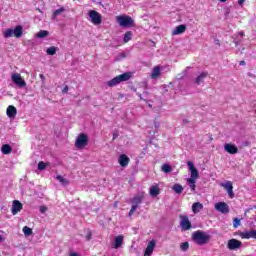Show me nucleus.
Returning a JSON list of instances; mask_svg holds the SVG:
<instances>
[{"mask_svg": "<svg viewBox=\"0 0 256 256\" xmlns=\"http://www.w3.org/2000/svg\"><path fill=\"white\" fill-rule=\"evenodd\" d=\"M161 169L163 173H171V171H173V168H171V165L169 164H163Z\"/></svg>", "mask_w": 256, "mask_h": 256, "instance_id": "473e14b6", "label": "nucleus"}, {"mask_svg": "<svg viewBox=\"0 0 256 256\" xmlns=\"http://www.w3.org/2000/svg\"><path fill=\"white\" fill-rule=\"evenodd\" d=\"M63 13H65V7L62 6L53 12L52 19H57V17H59V15H63Z\"/></svg>", "mask_w": 256, "mask_h": 256, "instance_id": "b1692460", "label": "nucleus"}, {"mask_svg": "<svg viewBox=\"0 0 256 256\" xmlns=\"http://www.w3.org/2000/svg\"><path fill=\"white\" fill-rule=\"evenodd\" d=\"M12 83L17 85L20 89H23V87H27V82L21 77V74L19 73H13L11 76Z\"/></svg>", "mask_w": 256, "mask_h": 256, "instance_id": "423d86ee", "label": "nucleus"}, {"mask_svg": "<svg viewBox=\"0 0 256 256\" xmlns=\"http://www.w3.org/2000/svg\"><path fill=\"white\" fill-rule=\"evenodd\" d=\"M133 205L139 207L143 203V195L135 196L132 200Z\"/></svg>", "mask_w": 256, "mask_h": 256, "instance_id": "cd10ccee", "label": "nucleus"}, {"mask_svg": "<svg viewBox=\"0 0 256 256\" xmlns=\"http://www.w3.org/2000/svg\"><path fill=\"white\" fill-rule=\"evenodd\" d=\"M151 79H159L161 77V66H155L150 74Z\"/></svg>", "mask_w": 256, "mask_h": 256, "instance_id": "6ab92c4d", "label": "nucleus"}, {"mask_svg": "<svg viewBox=\"0 0 256 256\" xmlns=\"http://www.w3.org/2000/svg\"><path fill=\"white\" fill-rule=\"evenodd\" d=\"M239 65H245V61L244 60L240 61Z\"/></svg>", "mask_w": 256, "mask_h": 256, "instance_id": "bf43d9fd", "label": "nucleus"}, {"mask_svg": "<svg viewBox=\"0 0 256 256\" xmlns=\"http://www.w3.org/2000/svg\"><path fill=\"white\" fill-rule=\"evenodd\" d=\"M92 238H93V233H91L90 230H87V233L85 236L86 241H91Z\"/></svg>", "mask_w": 256, "mask_h": 256, "instance_id": "79ce46f5", "label": "nucleus"}, {"mask_svg": "<svg viewBox=\"0 0 256 256\" xmlns=\"http://www.w3.org/2000/svg\"><path fill=\"white\" fill-rule=\"evenodd\" d=\"M69 91V86H65L62 90V93H67Z\"/></svg>", "mask_w": 256, "mask_h": 256, "instance_id": "09e8293b", "label": "nucleus"}, {"mask_svg": "<svg viewBox=\"0 0 256 256\" xmlns=\"http://www.w3.org/2000/svg\"><path fill=\"white\" fill-rule=\"evenodd\" d=\"M36 37H38V39H45V37H49V31H47V30H40L36 34Z\"/></svg>", "mask_w": 256, "mask_h": 256, "instance_id": "c85d7f7f", "label": "nucleus"}, {"mask_svg": "<svg viewBox=\"0 0 256 256\" xmlns=\"http://www.w3.org/2000/svg\"><path fill=\"white\" fill-rule=\"evenodd\" d=\"M227 193H228L230 199H233V197H235V193L233 192V189L227 190Z\"/></svg>", "mask_w": 256, "mask_h": 256, "instance_id": "a18cd8bd", "label": "nucleus"}, {"mask_svg": "<svg viewBox=\"0 0 256 256\" xmlns=\"http://www.w3.org/2000/svg\"><path fill=\"white\" fill-rule=\"evenodd\" d=\"M234 44L236 47H239V41L234 40Z\"/></svg>", "mask_w": 256, "mask_h": 256, "instance_id": "4d7b16f0", "label": "nucleus"}, {"mask_svg": "<svg viewBox=\"0 0 256 256\" xmlns=\"http://www.w3.org/2000/svg\"><path fill=\"white\" fill-rule=\"evenodd\" d=\"M187 165L190 170V179L197 181V179H199V171L197 170V168H195V164H193V162L191 161H188Z\"/></svg>", "mask_w": 256, "mask_h": 256, "instance_id": "1a4fd4ad", "label": "nucleus"}, {"mask_svg": "<svg viewBox=\"0 0 256 256\" xmlns=\"http://www.w3.org/2000/svg\"><path fill=\"white\" fill-rule=\"evenodd\" d=\"M14 37L17 39L21 38L23 36V26L18 25L14 28Z\"/></svg>", "mask_w": 256, "mask_h": 256, "instance_id": "4be33fe9", "label": "nucleus"}, {"mask_svg": "<svg viewBox=\"0 0 256 256\" xmlns=\"http://www.w3.org/2000/svg\"><path fill=\"white\" fill-rule=\"evenodd\" d=\"M13 35H14V31H13V29H11V28L7 29V30L4 32V37H5L6 39H9V37H13Z\"/></svg>", "mask_w": 256, "mask_h": 256, "instance_id": "e433bc0d", "label": "nucleus"}, {"mask_svg": "<svg viewBox=\"0 0 256 256\" xmlns=\"http://www.w3.org/2000/svg\"><path fill=\"white\" fill-rule=\"evenodd\" d=\"M56 179H57V181H59V183H61V185H64V187L67 186V185H69V180H67L66 178H64V177L61 176V175H58V176L56 177Z\"/></svg>", "mask_w": 256, "mask_h": 256, "instance_id": "2f4dec72", "label": "nucleus"}, {"mask_svg": "<svg viewBox=\"0 0 256 256\" xmlns=\"http://www.w3.org/2000/svg\"><path fill=\"white\" fill-rule=\"evenodd\" d=\"M155 245H156L155 240H151L148 243L147 247H146V250L144 252V256H151L153 254L154 249H155Z\"/></svg>", "mask_w": 256, "mask_h": 256, "instance_id": "4468645a", "label": "nucleus"}, {"mask_svg": "<svg viewBox=\"0 0 256 256\" xmlns=\"http://www.w3.org/2000/svg\"><path fill=\"white\" fill-rule=\"evenodd\" d=\"M131 39H133V32L127 31L124 34L123 43H129V41H131Z\"/></svg>", "mask_w": 256, "mask_h": 256, "instance_id": "c756f323", "label": "nucleus"}, {"mask_svg": "<svg viewBox=\"0 0 256 256\" xmlns=\"http://www.w3.org/2000/svg\"><path fill=\"white\" fill-rule=\"evenodd\" d=\"M137 95L141 99V101H147L146 99L143 98V95L141 93H137Z\"/></svg>", "mask_w": 256, "mask_h": 256, "instance_id": "8fccbe9b", "label": "nucleus"}, {"mask_svg": "<svg viewBox=\"0 0 256 256\" xmlns=\"http://www.w3.org/2000/svg\"><path fill=\"white\" fill-rule=\"evenodd\" d=\"M195 183H197V180H193L191 178L187 179V184L193 193H195V189H197V185H195Z\"/></svg>", "mask_w": 256, "mask_h": 256, "instance_id": "bb28decb", "label": "nucleus"}, {"mask_svg": "<svg viewBox=\"0 0 256 256\" xmlns=\"http://www.w3.org/2000/svg\"><path fill=\"white\" fill-rule=\"evenodd\" d=\"M130 161L131 160L125 154L120 155L118 158V163L121 167H127V165H129Z\"/></svg>", "mask_w": 256, "mask_h": 256, "instance_id": "dca6fc26", "label": "nucleus"}, {"mask_svg": "<svg viewBox=\"0 0 256 256\" xmlns=\"http://www.w3.org/2000/svg\"><path fill=\"white\" fill-rule=\"evenodd\" d=\"M123 245V235H119L115 238L113 248L119 249Z\"/></svg>", "mask_w": 256, "mask_h": 256, "instance_id": "412c9836", "label": "nucleus"}, {"mask_svg": "<svg viewBox=\"0 0 256 256\" xmlns=\"http://www.w3.org/2000/svg\"><path fill=\"white\" fill-rule=\"evenodd\" d=\"M13 151V148H11V145L9 144H4L1 148V152L3 155H9Z\"/></svg>", "mask_w": 256, "mask_h": 256, "instance_id": "393cba45", "label": "nucleus"}, {"mask_svg": "<svg viewBox=\"0 0 256 256\" xmlns=\"http://www.w3.org/2000/svg\"><path fill=\"white\" fill-rule=\"evenodd\" d=\"M137 205L133 204L130 211H129V217H131V215H133V213H135V211H137Z\"/></svg>", "mask_w": 256, "mask_h": 256, "instance_id": "37998d69", "label": "nucleus"}, {"mask_svg": "<svg viewBox=\"0 0 256 256\" xmlns=\"http://www.w3.org/2000/svg\"><path fill=\"white\" fill-rule=\"evenodd\" d=\"M215 209H216V211H218L219 213H222L223 215H227L230 211L229 205H227V203H225V202L216 203Z\"/></svg>", "mask_w": 256, "mask_h": 256, "instance_id": "6e6552de", "label": "nucleus"}, {"mask_svg": "<svg viewBox=\"0 0 256 256\" xmlns=\"http://www.w3.org/2000/svg\"><path fill=\"white\" fill-rule=\"evenodd\" d=\"M69 256H81V255H79V253H77V252H70Z\"/></svg>", "mask_w": 256, "mask_h": 256, "instance_id": "3c124183", "label": "nucleus"}, {"mask_svg": "<svg viewBox=\"0 0 256 256\" xmlns=\"http://www.w3.org/2000/svg\"><path fill=\"white\" fill-rule=\"evenodd\" d=\"M23 210V204L19 200H14L12 202L11 213L12 215H17V213Z\"/></svg>", "mask_w": 256, "mask_h": 256, "instance_id": "9b49d317", "label": "nucleus"}, {"mask_svg": "<svg viewBox=\"0 0 256 256\" xmlns=\"http://www.w3.org/2000/svg\"><path fill=\"white\" fill-rule=\"evenodd\" d=\"M127 57V54L125 52H121L118 54L115 58L114 61H121L122 59H125Z\"/></svg>", "mask_w": 256, "mask_h": 256, "instance_id": "4c0bfd02", "label": "nucleus"}, {"mask_svg": "<svg viewBox=\"0 0 256 256\" xmlns=\"http://www.w3.org/2000/svg\"><path fill=\"white\" fill-rule=\"evenodd\" d=\"M240 225H241V219L234 218L233 219V227H234V229H237V227H239Z\"/></svg>", "mask_w": 256, "mask_h": 256, "instance_id": "ea45409f", "label": "nucleus"}, {"mask_svg": "<svg viewBox=\"0 0 256 256\" xmlns=\"http://www.w3.org/2000/svg\"><path fill=\"white\" fill-rule=\"evenodd\" d=\"M239 237L241 239H256V230H248V231H243V232H238Z\"/></svg>", "mask_w": 256, "mask_h": 256, "instance_id": "9d476101", "label": "nucleus"}, {"mask_svg": "<svg viewBox=\"0 0 256 256\" xmlns=\"http://www.w3.org/2000/svg\"><path fill=\"white\" fill-rule=\"evenodd\" d=\"M117 137H119V132L115 131L113 133V141H115V139H117Z\"/></svg>", "mask_w": 256, "mask_h": 256, "instance_id": "49530a36", "label": "nucleus"}, {"mask_svg": "<svg viewBox=\"0 0 256 256\" xmlns=\"http://www.w3.org/2000/svg\"><path fill=\"white\" fill-rule=\"evenodd\" d=\"M243 3H245V0H238V4L243 7Z\"/></svg>", "mask_w": 256, "mask_h": 256, "instance_id": "603ef678", "label": "nucleus"}, {"mask_svg": "<svg viewBox=\"0 0 256 256\" xmlns=\"http://www.w3.org/2000/svg\"><path fill=\"white\" fill-rule=\"evenodd\" d=\"M3 241H5V238L0 234V243H3Z\"/></svg>", "mask_w": 256, "mask_h": 256, "instance_id": "6e6d98bb", "label": "nucleus"}, {"mask_svg": "<svg viewBox=\"0 0 256 256\" xmlns=\"http://www.w3.org/2000/svg\"><path fill=\"white\" fill-rule=\"evenodd\" d=\"M38 169L39 171H44V169H47V164H45V162H39Z\"/></svg>", "mask_w": 256, "mask_h": 256, "instance_id": "a19ab883", "label": "nucleus"}, {"mask_svg": "<svg viewBox=\"0 0 256 256\" xmlns=\"http://www.w3.org/2000/svg\"><path fill=\"white\" fill-rule=\"evenodd\" d=\"M182 123H183V125H187V123H189V120H187V119L184 118V119L182 120Z\"/></svg>", "mask_w": 256, "mask_h": 256, "instance_id": "5fc2aeb1", "label": "nucleus"}, {"mask_svg": "<svg viewBox=\"0 0 256 256\" xmlns=\"http://www.w3.org/2000/svg\"><path fill=\"white\" fill-rule=\"evenodd\" d=\"M185 31H187V26L185 24H181L172 31V35H181L185 33Z\"/></svg>", "mask_w": 256, "mask_h": 256, "instance_id": "a211bd4d", "label": "nucleus"}, {"mask_svg": "<svg viewBox=\"0 0 256 256\" xmlns=\"http://www.w3.org/2000/svg\"><path fill=\"white\" fill-rule=\"evenodd\" d=\"M148 106H149L150 108H152V107H153L151 104H148Z\"/></svg>", "mask_w": 256, "mask_h": 256, "instance_id": "e2e57ef3", "label": "nucleus"}, {"mask_svg": "<svg viewBox=\"0 0 256 256\" xmlns=\"http://www.w3.org/2000/svg\"><path fill=\"white\" fill-rule=\"evenodd\" d=\"M220 3H225L227 0H218Z\"/></svg>", "mask_w": 256, "mask_h": 256, "instance_id": "680f3d73", "label": "nucleus"}, {"mask_svg": "<svg viewBox=\"0 0 256 256\" xmlns=\"http://www.w3.org/2000/svg\"><path fill=\"white\" fill-rule=\"evenodd\" d=\"M192 241L196 244V245H207V243H209V241H211V235H209L207 232L198 230L192 233Z\"/></svg>", "mask_w": 256, "mask_h": 256, "instance_id": "f257e3e1", "label": "nucleus"}, {"mask_svg": "<svg viewBox=\"0 0 256 256\" xmlns=\"http://www.w3.org/2000/svg\"><path fill=\"white\" fill-rule=\"evenodd\" d=\"M144 95H150L149 91H144Z\"/></svg>", "mask_w": 256, "mask_h": 256, "instance_id": "052dcab7", "label": "nucleus"}, {"mask_svg": "<svg viewBox=\"0 0 256 256\" xmlns=\"http://www.w3.org/2000/svg\"><path fill=\"white\" fill-rule=\"evenodd\" d=\"M131 77H132V73L126 72V73H123V74H120V75L114 77L110 81H107L106 85H107V87H117V85H119V83L129 81V79H131Z\"/></svg>", "mask_w": 256, "mask_h": 256, "instance_id": "f03ea898", "label": "nucleus"}, {"mask_svg": "<svg viewBox=\"0 0 256 256\" xmlns=\"http://www.w3.org/2000/svg\"><path fill=\"white\" fill-rule=\"evenodd\" d=\"M88 16L93 25H101V23L103 22V17L101 16V14H99V12L95 10H90L88 12Z\"/></svg>", "mask_w": 256, "mask_h": 256, "instance_id": "39448f33", "label": "nucleus"}, {"mask_svg": "<svg viewBox=\"0 0 256 256\" xmlns=\"http://www.w3.org/2000/svg\"><path fill=\"white\" fill-rule=\"evenodd\" d=\"M238 35H239L240 37H245V32L240 31V32L238 33Z\"/></svg>", "mask_w": 256, "mask_h": 256, "instance_id": "864d4df0", "label": "nucleus"}, {"mask_svg": "<svg viewBox=\"0 0 256 256\" xmlns=\"http://www.w3.org/2000/svg\"><path fill=\"white\" fill-rule=\"evenodd\" d=\"M221 186L225 188L226 191L233 189V183H231V181H227L226 183L221 184Z\"/></svg>", "mask_w": 256, "mask_h": 256, "instance_id": "c9c22d12", "label": "nucleus"}, {"mask_svg": "<svg viewBox=\"0 0 256 256\" xmlns=\"http://www.w3.org/2000/svg\"><path fill=\"white\" fill-rule=\"evenodd\" d=\"M39 77H40L42 83L45 84V75L40 74Z\"/></svg>", "mask_w": 256, "mask_h": 256, "instance_id": "de8ad7c7", "label": "nucleus"}, {"mask_svg": "<svg viewBox=\"0 0 256 256\" xmlns=\"http://www.w3.org/2000/svg\"><path fill=\"white\" fill-rule=\"evenodd\" d=\"M242 247L243 242H241L240 240H237L235 238L228 240L227 249H229V251H239V249H241Z\"/></svg>", "mask_w": 256, "mask_h": 256, "instance_id": "0eeeda50", "label": "nucleus"}, {"mask_svg": "<svg viewBox=\"0 0 256 256\" xmlns=\"http://www.w3.org/2000/svg\"><path fill=\"white\" fill-rule=\"evenodd\" d=\"M87 145H89V136L85 133L79 134L75 141L76 149H85Z\"/></svg>", "mask_w": 256, "mask_h": 256, "instance_id": "20e7f679", "label": "nucleus"}, {"mask_svg": "<svg viewBox=\"0 0 256 256\" xmlns=\"http://www.w3.org/2000/svg\"><path fill=\"white\" fill-rule=\"evenodd\" d=\"M172 191L177 195H181L183 193V186L181 184H174L172 186Z\"/></svg>", "mask_w": 256, "mask_h": 256, "instance_id": "a878e982", "label": "nucleus"}, {"mask_svg": "<svg viewBox=\"0 0 256 256\" xmlns=\"http://www.w3.org/2000/svg\"><path fill=\"white\" fill-rule=\"evenodd\" d=\"M224 150L226 151V153H229L230 155H236V153H239V148H237V146L231 143L225 144Z\"/></svg>", "mask_w": 256, "mask_h": 256, "instance_id": "f8f14e48", "label": "nucleus"}, {"mask_svg": "<svg viewBox=\"0 0 256 256\" xmlns=\"http://www.w3.org/2000/svg\"><path fill=\"white\" fill-rule=\"evenodd\" d=\"M131 89H132V91H134V93H137V88L132 87Z\"/></svg>", "mask_w": 256, "mask_h": 256, "instance_id": "13d9d810", "label": "nucleus"}, {"mask_svg": "<svg viewBox=\"0 0 256 256\" xmlns=\"http://www.w3.org/2000/svg\"><path fill=\"white\" fill-rule=\"evenodd\" d=\"M116 21L120 25V27L125 28L133 27V23H135L133 18L127 15L116 16Z\"/></svg>", "mask_w": 256, "mask_h": 256, "instance_id": "7ed1b4c3", "label": "nucleus"}, {"mask_svg": "<svg viewBox=\"0 0 256 256\" xmlns=\"http://www.w3.org/2000/svg\"><path fill=\"white\" fill-rule=\"evenodd\" d=\"M6 114L9 117V119H15L17 115V108H15V106L13 105L8 106Z\"/></svg>", "mask_w": 256, "mask_h": 256, "instance_id": "2eb2a0df", "label": "nucleus"}, {"mask_svg": "<svg viewBox=\"0 0 256 256\" xmlns=\"http://www.w3.org/2000/svg\"><path fill=\"white\" fill-rule=\"evenodd\" d=\"M188 71H189V67H187L185 70H183L180 74H177L176 79L178 81H181V79H185V77H187Z\"/></svg>", "mask_w": 256, "mask_h": 256, "instance_id": "7c9ffc66", "label": "nucleus"}, {"mask_svg": "<svg viewBox=\"0 0 256 256\" xmlns=\"http://www.w3.org/2000/svg\"><path fill=\"white\" fill-rule=\"evenodd\" d=\"M192 211H193V213H195V214L200 213L201 211H203V204L200 203V202H195V203L192 205Z\"/></svg>", "mask_w": 256, "mask_h": 256, "instance_id": "5701e85b", "label": "nucleus"}, {"mask_svg": "<svg viewBox=\"0 0 256 256\" xmlns=\"http://www.w3.org/2000/svg\"><path fill=\"white\" fill-rule=\"evenodd\" d=\"M22 231L27 237H29V235H33V230L27 226H24Z\"/></svg>", "mask_w": 256, "mask_h": 256, "instance_id": "72a5a7b5", "label": "nucleus"}, {"mask_svg": "<svg viewBox=\"0 0 256 256\" xmlns=\"http://www.w3.org/2000/svg\"><path fill=\"white\" fill-rule=\"evenodd\" d=\"M39 211H40V213H47L48 208H47V206H40Z\"/></svg>", "mask_w": 256, "mask_h": 256, "instance_id": "c03bdc74", "label": "nucleus"}, {"mask_svg": "<svg viewBox=\"0 0 256 256\" xmlns=\"http://www.w3.org/2000/svg\"><path fill=\"white\" fill-rule=\"evenodd\" d=\"M181 251H189V242H183L180 244Z\"/></svg>", "mask_w": 256, "mask_h": 256, "instance_id": "58836bf2", "label": "nucleus"}, {"mask_svg": "<svg viewBox=\"0 0 256 256\" xmlns=\"http://www.w3.org/2000/svg\"><path fill=\"white\" fill-rule=\"evenodd\" d=\"M209 73L207 72H202L196 79H195V83L196 85H201V83H203L205 81V79H207Z\"/></svg>", "mask_w": 256, "mask_h": 256, "instance_id": "aec40b11", "label": "nucleus"}, {"mask_svg": "<svg viewBox=\"0 0 256 256\" xmlns=\"http://www.w3.org/2000/svg\"><path fill=\"white\" fill-rule=\"evenodd\" d=\"M180 226L182 227L183 231H189V229H191V222L189 221V217L182 216Z\"/></svg>", "mask_w": 256, "mask_h": 256, "instance_id": "ddd939ff", "label": "nucleus"}, {"mask_svg": "<svg viewBox=\"0 0 256 256\" xmlns=\"http://www.w3.org/2000/svg\"><path fill=\"white\" fill-rule=\"evenodd\" d=\"M151 197H157L161 193V188H159V184L152 185L149 190Z\"/></svg>", "mask_w": 256, "mask_h": 256, "instance_id": "f3484780", "label": "nucleus"}, {"mask_svg": "<svg viewBox=\"0 0 256 256\" xmlns=\"http://www.w3.org/2000/svg\"><path fill=\"white\" fill-rule=\"evenodd\" d=\"M47 55H55L57 53V47L51 46L46 50Z\"/></svg>", "mask_w": 256, "mask_h": 256, "instance_id": "f704fd0d", "label": "nucleus"}]
</instances>
